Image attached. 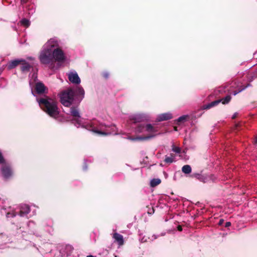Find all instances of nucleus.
<instances>
[{"mask_svg": "<svg viewBox=\"0 0 257 257\" xmlns=\"http://www.w3.org/2000/svg\"><path fill=\"white\" fill-rule=\"evenodd\" d=\"M27 2V0H21V4H26Z\"/></svg>", "mask_w": 257, "mask_h": 257, "instance_id": "58836bf2", "label": "nucleus"}, {"mask_svg": "<svg viewBox=\"0 0 257 257\" xmlns=\"http://www.w3.org/2000/svg\"><path fill=\"white\" fill-rule=\"evenodd\" d=\"M58 46L56 42L50 40L45 45L44 49L41 51L39 58L40 62L43 64H49L54 63V56L52 53V47Z\"/></svg>", "mask_w": 257, "mask_h": 257, "instance_id": "f03ea898", "label": "nucleus"}, {"mask_svg": "<svg viewBox=\"0 0 257 257\" xmlns=\"http://www.w3.org/2000/svg\"><path fill=\"white\" fill-rule=\"evenodd\" d=\"M154 135H149L145 137H130V140L136 141H144L146 140L150 139L153 137H154Z\"/></svg>", "mask_w": 257, "mask_h": 257, "instance_id": "2eb2a0df", "label": "nucleus"}, {"mask_svg": "<svg viewBox=\"0 0 257 257\" xmlns=\"http://www.w3.org/2000/svg\"><path fill=\"white\" fill-rule=\"evenodd\" d=\"M174 130L177 131V127L176 126L174 127Z\"/></svg>", "mask_w": 257, "mask_h": 257, "instance_id": "79ce46f5", "label": "nucleus"}, {"mask_svg": "<svg viewBox=\"0 0 257 257\" xmlns=\"http://www.w3.org/2000/svg\"><path fill=\"white\" fill-rule=\"evenodd\" d=\"M238 113L235 112L232 116V119H235L237 116Z\"/></svg>", "mask_w": 257, "mask_h": 257, "instance_id": "e433bc0d", "label": "nucleus"}, {"mask_svg": "<svg viewBox=\"0 0 257 257\" xmlns=\"http://www.w3.org/2000/svg\"><path fill=\"white\" fill-rule=\"evenodd\" d=\"M5 163V159L2 155V154L0 153V164H3Z\"/></svg>", "mask_w": 257, "mask_h": 257, "instance_id": "c756f323", "label": "nucleus"}, {"mask_svg": "<svg viewBox=\"0 0 257 257\" xmlns=\"http://www.w3.org/2000/svg\"><path fill=\"white\" fill-rule=\"evenodd\" d=\"M30 212V208L29 206H27L26 210L25 211L21 210L20 211V215L21 216H23L24 215L29 214Z\"/></svg>", "mask_w": 257, "mask_h": 257, "instance_id": "393cba45", "label": "nucleus"}, {"mask_svg": "<svg viewBox=\"0 0 257 257\" xmlns=\"http://www.w3.org/2000/svg\"><path fill=\"white\" fill-rule=\"evenodd\" d=\"M191 167L189 165H185L182 168V171L186 174H189L191 172Z\"/></svg>", "mask_w": 257, "mask_h": 257, "instance_id": "a211bd4d", "label": "nucleus"}, {"mask_svg": "<svg viewBox=\"0 0 257 257\" xmlns=\"http://www.w3.org/2000/svg\"><path fill=\"white\" fill-rule=\"evenodd\" d=\"M70 82L75 84H79L80 82V79L76 73H70L68 76Z\"/></svg>", "mask_w": 257, "mask_h": 257, "instance_id": "6e6552de", "label": "nucleus"}, {"mask_svg": "<svg viewBox=\"0 0 257 257\" xmlns=\"http://www.w3.org/2000/svg\"><path fill=\"white\" fill-rule=\"evenodd\" d=\"M23 62L22 59H16L10 62L8 64V68L9 69H12L19 65L21 64V63Z\"/></svg>", "mask_w": 257, "mask_h": 257, "instance_id": "f8f14e48", "label": "nucleus"}, {"mask_svg": "<svg viewBox=\"0 0 257 257\" xmlns=\"http://www.w3.org/2000/svg\"><path fill=\"white\" fill-rule=\"evenodd\" d=\"M247 86H243L242 87V88H240L238 89V90H235V91H234L233 92V94L234 95H236L237 93H238L239 92H240L241 91H242V90H244L246 87H247Z\"/></svg>", "mask_w": 257, "mask_h": 257, "instance_id": "bb28decb", "label": "nucleus"}, {"mask_svg": "<svg viewBox=\"0 0 257 257\" xmlns=\"http://www.w3.org/2000/svg\"><path fill=\"white\" fill-rule=\"evenodd\" d=\"M240 126H241V123H240V122H239V123H236V124H235L234 127H235V129L237 130V129H238V128L239 127H240Z\"/></svg>", "mask_w": 257, "mask_h": 257, "instance_id": "473e14b6", "label": "nucleus"}, {"mask_svg": "<svg viewBox=\"0 0 257 257\" xmlns=\"http://www.w3.org/2000/svg\"><path fill=\"white\" fill-rule=\"evenodd\" d=\"M231 225V222H226L225 224V227H228Z\"/></svg>", "mask_w": 257, "mask_h": 257, "instance_id": "c9c22d12", "label": "nucleus"}, {"mask_svg": "<svg viewBox=\"0 0 257 257\" xmlns=\"http://www.w3.org/2000/svg\"><path fill=\"white\" fill-rule=\"evenodd\" d=\"M177 229L179 231H181L182 230V227L181 225H178L177 226Z\"/></svg>", "mask_w": 257, "mask_h": 257, "instance_id": "4c0bfd02", "label": "nucleus"}, {"mask_svg": "<svg viewBox=\"0 0 257 257\" xmlns=\"http://www.w3.org/2000/svg\"><path fill=\"white\" fill-rule=\"evenodd\" d=\"M23 62L21 63V70L23 72H29L32 66L28 63L25 60L22 59Z\"/></svg>", "mask_w": 257, "mask_h": 257, "instance_id": "1a4fd4ad", "label": "nucleus"}, {"mask_svg": "<svg viewBox=\"0 0 257 257\" xmlns=\"http://www.w3.org/2000/svg\"><path fill=\"white\" fill-rule=\"evenodd\" d=\"M154 211H155V210L154 209L153 207H152V208L150 209L148 211V213L149 214H152L154 213Z\"/></svg>", "mask_w": 257, "mask_h": 257, "instance_id": "7c9ffc66", "label": "nucleus"}, {"mask_svg": "<svg viewBox=\"0 0 257 257\" xmlns=\"http://www.w3.org/2000/svg\"><path fill=\"white\" fill-rule=\"evenodd\" d=\"M144 118L140 115H136L130 117V121L132 123H136L143 121Z\"/></svg>", "mask_w": 257, "mask_h": 257, "instance_id": "4468645a", "label": "nucleus"}, {"mask_svg": "<svg viewBox=\"0 0 257 257\" xmlns=\"http://www.w3.org/2000/svg\"><path fill=\"white\" fill-rule=\"evenodd\" d=\"M254 143L257 145V137L255 138Z\"/></svg>", "mask_w": 257, "mask_h": 257, "instance_id": "a19ab883", "label": "nucleus"}, {"mask_svg": "<svg viewBox=\"0 0 257 257\" xmlns=\"http://www.w3.org/2000/svg\"><path fill=\"white\" fill-rule=\"evenodd\" d=\"M52 53L54 56V62L57 61L58 62H63L65 60V56L63 51L60 48L52 47Z\"/></svg>", "mask_w": 257, "mask_h": 257, "instance_id": "39448f33", "label": "nucleus"}, {"mask_svg": "<svg viewBox=\"0 0 257 257\" xmlns=\"http://www.w3.org/2000/svg\"><path fill=\"white\" fill-rule=\"evenodd\" d=\"M75 92L72 88L63 91L60 95V102L64 106L69 107L74 100Z\"/></svg>", "mask_w": 257, "mask_h": 257, "instance_id": "7ed1b4c3", "label": "nucleus"}, {"mask_svg": "<svg viewBox=\"0 0 257 257\" xmlns=\"http://www.w3.org/2000/svg\"><path fill=\"white\" fill-rule=\"evenodd\" d=\"M86 257H94V256L93 255H87Z\"/></svg>", "mask_w": 257, "mask_h": 257, "instance_id": "37998d69", "label": "nucleus"}, {"mask_svg": "<svg viewBox=\"0 0 257 257\" xmlns=\"http://www.w3.org/2000/svg\"><path fill=\"white\" fill-rule=\"evenodd\" d=\"M113 238L118 243L119 245H122L124 243L123 236L118 233H114Z\"/></svg>", "mask_w": 257, "mask_h": 257, "instance_id": "ddd939ff", "label": "nucleus"}, {"mask_svg": "<svg viewBox=\"0 0 257 257\" xmlns=\"http://www.w3.org/2000/svg\"><path fill=\"white\" fill-rule=\"evenodd\" d=\"M174 155L171 154L170 157L166 156L164 162L166 163H172L174 161Z\"/></svg>", "mask_w": 257, "mask_h": 257, "instance_id": "4be33fe9", "label": "nucleus"}, {"mask_svg": "<svg viewBox=\"0 0 257 257\" xmlns=\"http://www.w3.org/2000/svg\"><path fill=\"white\" fill-rule=\"evenodd\" d=\"M2 172L3 175L6 179L9 178L13 174L12 171L10 167L4 165L2 167Z\"/></svg>", "mask_w": 257, "mask_h": 257, "instance_id": "423d86ee", "label": "nucleus"}, {"mask_svg": "<svg viewBox=\"0 0 257 257\" xmlns=\"http://www.w3.org/2000/svg\"><path fill=\"white\" fill-rule=\"evenodd\" d=\"M172 115L170 113H165L160 114L157 117V120L158 121L167 120L171 119Z\"/></svg>", "mask_w": 257, "mask_h": 257, "instance_id": "9d476101", "label": "nucleus"}, {"mask_svg": "<svg viewBox=\"0 0 257 257\" xmlns=\"http://www.w3.org/2000/svg\"><path fill=\"white\" fill-rule=\"evenodd\" d=\"M220 102H221V100L219 99L213 101L211 102V103L205 105L204 106V109H209L212 107H213L214 106H216L218 105Z\"/></svg>", "mask_w": 257, "mask_h": 257, "instance_id": "f3484780", "label": "nucleus"}, {"mask_svg": "<svg viewBox=\"0 0 257 257\" xmlns=\"http://www.w3.org/2000/svg\"><path fill=\"white\" fill-rule=\"evenodd\" d=\"M71 114L75 117L74 120L78 123H79L78 118L80 117L79 112L78 109L75 107H72L70 108Z\"/></svg>", "mask_w": 257, "mask_h": 257, "instance_id": "9b49d317", "label": "nucleus"}, {"mask_svg": "<svg viewBox=\"0 0 257 257\" xmlns=\"http://www.w3.org/2000/svg\"><path fill=\"white\" fill-rule=\"evenodd\" d=\"M28 59L30 60H34V58L33 57H29L27 58Z\"/></svg>", "mask_w": 257, "mask_h": 257, "instance_id": "ea45409f", "label": "nucleus"}, {"mask_svg": "<svg viewBox=\"0 0 257 257\" xmlns=\"http://www.w3.org/2000/svg\"><path fill=\"white\" fill-rule=\"evenodd\" d=\"M145 126L144 124H140L136 128V131L137 133H141L144 132L145 130Z\"/></svg>", "mask_w": 257, "mask_h": 257, "instance_id": "412c9836", "label": "nucleus"}, {"mask_svg": "<svg viewBox=\"0 0 257 257\" xmlns=\"http://www.w3.org/2000/svg\"><path fill=\"white\" fill-rule=\"evenodd\" d=\"M231 99V96L230 95H227L226 97L222 98V99H220L221 100V102L223 104H228Z\"/></svg>", "mask_w": 257, "mask_h": 257, "instance_id": "aec40b11", "label": "nucleus"}, {"mask_svg": "<svg viewBox=\"0 0 257 257\" xmlns=\"http://www.w3.org/2000/svg\"><path fill=\"white\" fill-rule=\"evenodd\" d=\"M103 76L105 78H107L109 76V74L107 72H105V73H103Z\"/></svg>", "mask_w": 257, "mask_h": 257, "instance_id": "72a5a7b5", "label": "nucleus"}, {"mask_svg": "<svg viewBox=\"0 0 257 257\" xmlns=\"http://www.w3.org/2000/svg\"><path fill=\"white\" fill-rule=\"evenodd\" d=\"M200 175L199 174L195 173V174H193L191 175V177L198 179V178L200 177Z\"/></svg>", "mask_w": 257, "mask_h": 257, "instance_id": "2f4dec72", "label": "nucleus"}, {"mask_svg": "<svg viewBox=\"0 0 257 257\" xmlns=\"http://www.w3.org/2000/svg\"><path fill=\"white\" fill-rule=\"evenodd\" d=\"M37 100L41 108L50 116L53 118L58 116L59 111L56 101L48 96L37 98Z\"/></svg>", "mask_w": 257, "mask_h": 257, "instance_id": "f257e3e1", "label": "nucleus"}, {"mask_svg": "<svg viewBox=\"0 0 257 257\" xmlns=\"http://www.w3.org/2000/svg\"><path fill=\"white\" fill-rule=\"evenodd\" d=\"M161 182V181L160 179H153L151 181L150 186L152 187H155L157 185H159Z\"/></svg>", "mask_w": 257, "mask_h": 257, "instance_id": "6ab92c4d", "label": "nucleus"}, {"mask_svg": "<svg viewBox=\"0 0 257 257\" xmlns=\"http://www.w3.org/2000/svg\"><path fill=\"white\" fill-rule=\"evenodd\" d=\"M145 131L148 133H156L157 130L151 124H147L145 126Z\"/></svg>", "mask_w": 257, "mask_h": 257, "instance_id": "dca6fc26", "label": "nucleus"}, {"mask_svg": "<svg viewBox=\"0 0 257 257\" xmlns=\"http://www.w3.org/2000/svg\"><path fill=\"white\" fill-rule=\"evenodd\" d=\"M20 24L24 26V27H28L29 26L30 24V22L29 21V20H28V19H23L20 22Z\"/></svg>", "mask_w": 257, "mask_h": 257, "instance_id": "5701e85b", "label": "nucleus"}, {"mask_svg": "<svg viewBox=\"0 0 257 257\" xmlns=\"http://www.w3.org/2000/svg\"><path fill=\"white\" fill-rule=\"evenodd\" d=\"M109 126L105 124L101 123L99 125L97 129L92 125H88L87 128L91 130L93 132L99 135L107 136L111 134L110 131L108 130Z\"/></svg>", "mask_w": 257, "mask_h": 257, "instance_id": "20e7f679", "label": "nucleus"}, {"mask_svg": "<svg viewBox=\"0 0 257 257\" xmlns=\"http://www.w3.org/2000/svg\"><path fill=\"white\" fill-rule=\"evenodd\" d=\"M172 150L176 153H180L181 152L180 148L179 147H175V146H173Z\"/></svg>", "mask_w": 257, "mask_h": 257, "instance_id": "cd10ccee", "label": "nucleus"}, {"mask_svg": "<svg viewBox=\"0 0 257 257\" xmlns=\"http://www.w3.org/2000/svg\"><path fill=\"white\" fill-rule=\"evenodd\" d=\"M224 222V220L223 219H220L218 222V225H221Z\"/></svg>", "mask_w": 257, "mask_h": 257, "instance_id": "f704fd0d", "label": "nucleus"}, {"mask_svg": "<svg viewBox=\"0 0 257 257\" xmlns=\"http://www.w3.org/2000/svg\"><path fill=\"white\" fill-rule=\"evenodd\" d=\"M76 93L78 95H80L83 96L84 94V90L82 87H78V88L76 90Z\"/></svg>", "mask_w": 257, "mask_h": 257, "instance_id": "a878e982", "label": "nucleus"}, {"mask_svg": "<svg viewBox=\"0 0 257 257\" xmlns=\"http://www.w3.org/2000/svg\"><path fill=\"white\" fill-rule=\"evenodd\" d=\"M188 117V116L187 115H182L180 117H179L177 119V124H181L182 122L185 121L187 118Z\"/></svg>", "mask_w": 257, "mask_h": 257, "instance_id": "b1692460", "label": "nucleus"}, {"mask_svg": "<svg viewBox=\"0 0 257 257\" xmlns=\"http://www.w3.org/2000/svg\"><path fill=\"white\" fill-rule=\"evenodd\" d=\"M198 179L200 181L205 182V180L206 179V178L204 177L203 176L200 175V177L198 178Z\"/></svg>", "mask_w": 257, "mask_h": 257, "instance_id": "c85d7f7f", "label": "nucleus"}, {"mask_svg": "<svg viewBox=\"0 0 257 257\" xmlns=\"http://www.w3.org/2000/svg\"><path fill=\"white\" fill-rule=\"evenodd\" d=\"M35 89L38 94H43L47 90L44 84L42 82H38L36 84Z\"/></svg>", "mask_w": 257, "mask_h": 257, "instance_id": "0eeeda50", "label": "nucleus"}]
</instances>
